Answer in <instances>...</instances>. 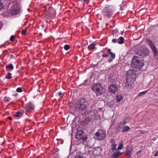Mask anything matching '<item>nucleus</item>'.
Instances as JSON below:
<instances>
[{
    "mask_svg": "<svg viewBox=\"0 0 158 158\" xmlns=\"http://www.w3.org/2000/svg\"><path fill=\"white\" fill-rule=\"evenodd\" d=\"M87 139V137L86 136H82V137L81 138V139L82 141H85L86 139Z\"/></svg>",
    "mask_w": 158,
    "mask_h": 158,
    "instance_id": "30",
    "label": "nucleus"
},
{
    "mask_svg": "<svg viewBox=\"0 0 158 158\" xmlns=\"http://www.w3.org/2000/svg\"><path fill=\"white\" fill-rule=\"evenodd\" d=\"M123 10H122V11L121 12V15L123 16H125L127 14V11H126L125 12L122 11H123Z\"/></svg>",
    "mask_w": 158,
    "mask_h": 158,
    "instance_id": "32",
    "label": "nucleus"
},
{
    "mask_svg": "<svg viewBox=\"0 0 158 158\" xmlns=\"http://www.w3.org/2000/svg\"><path fill=\"white\" fill-rule=\"evenodd\" d=\"M18 95V94L17 93H16V94L15 96H17Z\"/></svg>",
    "mask_w": 158,
    "mask_h": 158,
    "instance_id": "50",
    "label": "nucleus"
},
{
    "mask_svg": "<svg viewBox=\"0 0 158 158\" xmlns=\"http://www.w3.org/2000/svg\"><path fill=\"white\" fill-rule=\"evenodd\" d=\"M8 119H9L10 120H11L12 119V117L10 116H9L8 118Z\"/></svg>",
    "mask_w": 158,
    "mask_h": 158,
    "instance_id": "46",
    "label": "nucleus"
},
{
    "mask_svg": "<svg viewBox=\"0 0 158 158\" xmlns=\"http://www.w3.org/2000/svg\"><path fill=\"white\" fill-rule=\"evenodd\" d=\"M114 25H115L114 24L113 26H112V27H114ZM110 27H112L111 26H110Z\"/></svg>",
    "mask_w": 158,
    "mask_h": 158,
    "instance_id": "51",
    "label": "nucleus"
},
{
    "mask_svg": "<svg viewBox=\"0 0 158 158\" xmlns=\"http://www.w3.org/2000/svg\"><path fill=\"white\" fill-rule=\"evenodd\" d=\"M155 156H158V151L156 152L154 154Z\"/></svg>",
    "mask_w": 158,
    "mask_h": 158,
    "instance_id": "41",
    "label": "nucleus"
},
{
    "mask_svg": "<svg viewBox=\"0 0 158 158\" xmlns=\"http://www.w3.org/2000/svg\"><path fill=\"white\" fill-rule=\"evenodd\" d=\"M127 77L135 79L136 78V74L135 71L133 69H130L127 72Z\"/></svg>",
    "mask_w": 158,
    "mask_h": 158,
    "instance_id": "7",
    "label": "nucleus"
},
{
    "mask_svg": "<svg viewBox=\"0 0 158 158\" xmlns=\"http://www.w3.org/2000/svg\"><path fill=\"white\" fill-rule=\"evenodd\" d=\"M103 14L104 15L107 16L108 17L109 10L108 7H105L103 10Z\"/></svg>",
    "mask_w": 158,
    "mask_h": 158,
    "instance_id": "17",
    "label": "nucleus"
},
{
    "mask_svg": "<svg viewBox=\"0 0 158 158\" xmlns=\"http://www.w3.org/2000/svg\"><path fill=\"white\" fill-rule=\"evenodd\" d=\"M147 42L150 47L154 45L152 41L149 39L147 40Z\"/></svg>",
    "mask_w": 158,
    "mask_h": 158,
    "instance_id": "22",
    "label": "nucleus"
},
{
    "mask_svg": "<svg viewBox=\"0 0 158 158\" xmlns=\"http://www.w3.org/2000/svg\"><path fill=\"white\" fill-rule=\"evenodd\" d=\"M26 111L29 113L31 112L34 109V106L31 103L28 104L26 107Z\"/></svg>",
    "mask_w": 158,
    "mask_h": 158,
    "instance_id": "9",
    "label": "nucleus"
},
{
    "mask_svg": "<svg viewBox=\"0 0 158 158\" xmlns=\"http://www.w3.org/2000/svg\"><path fill=\"white\" fill-rule=\"evenodd\" d=\"M117 102H120L121 100L123 99V97L121 96L117 95Z\"/></svg>",
    "mask_w": 158,
    "mask_h": 158,
    "instance_id": "25",
    "label": "nucleus"
},
{
    "mask_svg": "<svg viewBox=\"0 0 158 158\" xmlns=\"http://www.w3.org/2000/svg\"><path fill=\"white\" fill-rule=\"evenodd\" d=\"M130 130V128L129 127L127 126H125L123 127L122 130V132H126Z\"/></svg>",
    "mask_w": 158,
    "mask_h": 158,
    "instance_id": "20",
    "label": "nucleus"
},
{
    "mask_svg": "<svg viewBox=\"0 0 158 158\" xmlns=\"http://www.w3.org/2000/svg\"><path fill=\"white\" fill-rule=\"evenodd\" d=\"M17 92H22V90L21 88H18L16 89Z\"/></svg>",
    "mask_w": 158,
    "mask_h": 158,
    "instance_id": "33",
    "label": "nucleus"
},
{
    "mask_svg": "<svg viewBox=\"0 0 158 158\" xmlns=\"http://www.w3.org/2000/svg\"><path fill=\"white\" fill-rule=\"evenodd\" d=\"M118 85L115 84H112L109 85V91L111 93L115 94L118 91Z\"/></svg>",
    "mask_w": 158,
    "mask_h": 158,
    "instance_id": "6",
    "label": "nucleus"
},
{
    "mask_svg": "<svg viewBox=\"0 0 158 158\" xmlns=\"http://www.w3.org/2000/svg\"><path fill=\"white\" fill-rule=\"evenodd\" d=\"M127 80L125 83V85L126 87L131 86L134 82V79L132 78L127 77Z\"/></svg>",
    "mask_w": 158,
    "mask_h": 158,
    "instance_id": "8",
    "label": "nucleus"
},
{
    "mask_svg": "<svg viewBox=\"0 0 158 158\" xmlns=\"http://www.w3.org/2000/svg\"><path fill=\"white\" fill-rule=\"evenodd\" d=\"M110 22L112 23H114V21L112 20H111L110 21Z\"/></svg>",
    "mask_w": 158,
    "mask_h": 158,
    "instance_id": "48",
    "label": "nucleus"
},
{
    "mask_svg": "<svg viewBox=\"0 0 158 158\" xmlns=\"http://www.w3.org/2000/svg\"><path fill=\"white\" fill-rule=\"evenodd\" d=\"M15 39V36L14 35H12L10 37V39L11 41H13Z\"/></svg>",
    "mask_w": 158,
    "mask_h": 158,
    "instance_id": "37",
    "label": "nucleus"
},
{
    "mask_svg": "<svg viewBox=\"0 0 158 158\" xmlns=\"http://www.w3.org/2000/svg\"><path fill=\"white\" fill-rule=\"evenodd\" d=\"M92 89V90L96 93L97 96L101 95L103 92H105V90L102 85L98 83L93 84Z\"/></svg>",
    "mask_w": 158,
    "mask_h": 158,
    "instance_id": "1",
    "label": "nucleus"
},
{
    "mask_svg": "<svg viewBox=\"0 0 158 158\" xmlns=\"http://www.w3.org/2000/svg\"><path fill=\"white\" fill-rule=\"evenodd\" d=\"M87 103L85 101L84 98H81L77 103V107L80 110H84L86 108Z\"/></svg>",
    "mask_w": 158,
    "mask_h": 158,
    "instance_id": "3",
    "label": "nucleus"
},
{
    "mask_svg": "<svg viewBox=\"0 0 158 158\" xmlns=\"http://www.w3.org/2000/svg\"><path fill=\"white\" fill-rule=\"evenodd\" d=\"M9 99L10 98L9 97H5L4 98V100L5 102H8L9 101Z\"/></svg>",
    "mask_w": 158,
    "mask_h": 158,
    "instance_id": "35",
    "label": "nucleus"
},
{
    "mask_svg": "<svg viewBox=\"0 0 158 158\" xmlns=\"http://www.w3.org/2000/svg\"><path fill=\"white\" fill-rule=\"evenodd\" d=\"M109 54L110 56L109 57V62L112 61L115 57V54L111 52V50L109 49Z\"/></svg>",
    "mask_w": 158,
    "mask_h": 158,
    "instance_id": "13",
    "label": "nucleus"
},
{
    "mask_svg": "<svg viewBox=\"0 0 158 158\" xmlns=\"http://www.w3.org/2000/svg\"><path fill=\"white\" fill-rule=\"evenodd\" d=\"M84 1L87 4L89 2V0H84Z\"/></svg>",
    "mask_w": 158,
    "mask_h": 158,
    "instance_id": "42",
    "label": "nucleus"
},
{
    "mask_svg": "<svg viewBox=\"0 0 158 158\" xmlns=\"http://www.w3.org/2000/svg\"><path fill=\"white\" fill-rule=\"evenodd\" d=\"M107 56H108V55L107 54L103 55V57H107Z\"/></svg>",
    "mask_w": 158,
    "mask_h": 158,
    "instance_id": "44",
    "label": "nucleus"
},
{
    "mask_svg": "<svg viewBox=\"0 0 158 158\" xmlns=\"http://www.w3.org/2000/svg\"><path fill=\"white\" fill-rule=\"evenodd\" d=\"M142 56H148L149 54V51L148 49L146 47L143 48L142 51Z\"/></svg>",
    "mask_w": 158,
    "mask_h": 158,
    "instance_id": "11",
    "label": "nucleus"
},
{
    "mask_svg": "<svg viewBox=\"0 0 158 158\" xmlns=\"http://www.w3.org/2000/svg\"><path fill=\"white\" fill-rule=\"evenodd\" d=\"M141 152V150H139V151L138 152V153H139L140 152Z\"/></svg>",
    "mask_w": 158,
    "mask_h": 158,
    "instance_id": "49",
    "label": "nucleus"
},
{
    "mask_svg": "<svg viewBox=\"0 0 158 158\" xmlns=\"http://www.w3.org/2000/svg\"><path fill=\"white\" fill-rule=\"evenodd\" d=\"M124 40L122 37H120L118 39V43L119 44H122L123 43Z\"/></svg>",
    "mask_w": 158,
    "mask_h": 158,
    "instance_id": "19",
    "label": "nucleus"
},
{
    "mask_svg": "<svg viewBox=\"0 0 158 158\" xmlns=\"http://www.w3.org/2000/svg\"><path fill=\"white\" fill-rule=\"evenodd\" d=\"M110 8H109V16H111L114 13V10L113 7H110Z\"/></svg>",
    "mask_w": 158,
    "mask_h": 158,
    "instance_id": "21",
    "label": "nucleus"
},
{
    "mask_svg": "<svg viewBox=\"0 0 158 158\" xmlns=\"http://www.w3.org/2000/svg\"><path fill=\"white\" fill-rule=\"evenodd\" d=\"M20 12V9L19 7L16 4L12 8L10 12L12 14L15 15L19 14Z\"/></svg>",
    "mask_w": 158,
    "mask_h": 158,
    "instance_id": "5",
    "label": "nucleus"
},
{
    "mask_svg": "<svg viewBox=\"0 0 158 158\" xmlns=\"http://www.w3.org/2000/svg\"><path fill=\"white\" fill-rule=\"evenodd\" d=\"M152 50L153 52L154 53V54L156 55L158 53V51L156 49V47L155 45L152 46L151 47Z\"/></svg>",
    "mask_w": 158,
    "mask_h": 158,
    "instance_id": "18",
    "label": "nucleus"
},
{
    "mask_svg": "<svg viewBox=\"0 0 158 158\" xmlns=\"http://www.w3.org/2000/svg\"><path fill=\"white\" fill-rule=\"evenodd\" d=\"M117 31H118V30L116 29H115L114 30H112V34L113 35H114V34H115L116 33H117Z\"/></svg>",
    "mask_w": 158,
    "mask_h": 158,
    "instance_id": "34",
    "label": "nucleus"
},
{
    "mask_svg": "<svg viewBox=\"0 0 158 158\" xmlns=\"http://www.w3.org/2000/svg\"><path fill=\"white\" fill-rule=\"evenodd\" d=\"M3 7V4L1 2V0H0V10H1L2 9Z\"/></svg>",
    "mask_w": 158,
    "mask_h": 158,
    "instance_id": "36",
    "label": "nucleus"
},
{
    "mask_svg": "<svg viewBox=\"0 0 158 158\" xmlns=\"http://www.w3.org/2000/svg\"><path fill=\"white\" fill-rule=\"evenodd\" d=\"M82 134L83 132L82 131L78 130L76 135V138L81 140L82 137Z\"/></svg>",
    "mask_w": 158,
    "mask_h": 158,
    "instance_id": "14",
    "label": "nucleus"
},
{
    "mask_svg": "<svg viewBox=\"0 0 158 158\" xmlns=\"http://www.w3.org/2000/svg\"><path fill=\"white\" fill-rule=\"evenodd\" d=\"M142 49L143 48L142 47L136 48V49L135 50V52L136 54L140 56H141V55H142Z\"/></svg>",
    "mask_w": 158,
    "mask_h": 158,
    "instance_id": "12",
    "label": "nucleus"
},
{
    "mask_svg": "<svg viewBox=\"0 0 158 158\" xmlns=\"http://www.w3.org/2000/svg\"><path fill=\"white\" fill-rule=\"evenodd\" d=\"M112 42L114 43H116L117 42V40L116 39H114L112 40Z\"/></svg>",
    "mask_w": 158,
    "mask_h": 158,
    "instance_id": "39",
    "label": "nucleus"
},
{
    "mask_svg": "<svg viewBox=\"0 0 158 158\" xmlns=\"http://www.w3.org/2000/svg\"><path fill=\"white\" fill-rule=\"evenodd\" d=\"M123 126H122V124L121 123V122L120 123H118L117 124L116 129L117 130H119Z\"/></svg>",
    "mask_w": 158,
    "mask_h": 158,
    "instance_id": "26",
    "label": "nucleus"
},
{
    "mask_svg": "<svg viewBox=\"0 0 158 158\" xmlns=\"http://www.w3.org/2000/svg\"><path fill=\"white\" fill-rule=\"evenodd\" d=\"M26 30H22V34L23 35H24L26 34Z\"/></svg>",
    "mask_w": 158,
    "mask_h": 158,
    "instance_id": "38",
    "label": "nucleus"
},
{
    "mask_svg": "<svg viewBox=\"0 0 158 158\" xmlns=\"http://www.w3.org/2000/svg\"><path fill=\"white\" fill-rule=\"evenodd\" d=\"M106 136L105 131L99 129L96 133L94 138L98 140H102Z\"/></svg>",
    "mask_w": 158,
    "mask_h": 158,
    "instance_id": "2",
    "label": "nucleus"
},
{
    "mask_svg": "<svg viewBox=\"0 0 158 158\" xmlns=\"http://www.w3.org/2000/svg\"><path fill=\"white\" fill-rule=\"evenodd\" d=\"M147 92V91H144L143 92H141V93H140L139 94V96H141L142 95H143V94H145Z\"/></svg>",
    "mask_w": 158,
    "mask_h": 158,
    "instance_id": "31",
    "label": "nucleus"
},
{
    "mask_svg": "<svg viewBox=\"0 0 158 158\" xmlns=\"http://www.w3.org/2000/svg\"><path fill=\"white\" fill-rule=\"evenodd\" d=\"M12 74L10 73H8L7 75H6L5 77L6 79H10L11 78Z\"/></svg>",
    "mask_w": 158,
    "mask_h": 158,
    "instance_id": "27",
    "label": "nucleus"
},
{
    "mask_svg": "<svg viewBox=\"0 0 158 158\" xmlns=\"http://www.w3.org/2000/svg\"><path fill=\"white\" fill-rule=\"evenodd\" d=\"M138 57L137 56H134L133 58V59H134L135 58L136 59Z\"/></svg>",
    "mask_w": 158,
    "mask_h": 158,
    "instance_id": "47",
    "label": "nucleus"
},
{
    "mask_svg": "<svg viewBox=\"0 0 158 158\" xmlns=\"http://www.w3.org/2000/svg\"><path fill=\"white\" fill-rule=\"evenodd\" d=\"M139 61L138 60H136V62H135V63H137L138 64V63H139Z\"/></svg>",
    "mask_w": 158,
    "mask_h": 158,
    "instance_id": "43",
    "label": "nucleus"
},
{
    "mask_svg": "<svg viewBox=\"0 0 158 158\" xmlns=\"http://www.w3.org/2000/svg\"><path fill=\"white\" fill-rule=\"evenodd\" d=\"M75 158H84L82 154H80L77 155Z\"/></svg>",
    "mask_w": 158,
    "mask_h": 158,
    "instance_id": "28",
    "label": "nucleus"
},
{
    "mask_svg": "<svg viewBox=\"0 0 158 158\" xmlns=\"http://www.w3.org/2000/svg\"><path fill=\"white\" fill-rule=\"evenodd\" d=\"M62 93H61V92H59V93H58V94H59V96H61V95H62Z\"/></svg>",
    "mask_w": 158,
    "mask_h": 158,
    "instance_id": "45",
    "label": "nucleus"
},
{
    "mask_svg": "<svg viewBox=\"0 0 158 158\" xmlns=\"http://www.w3.org/2000/svg\"><path fill=\"white\" fill-rule=\"evenodd\" d=\"M116 151V152L114 153L111 156V158H117L122 154L120 153L119 151Z\"/></svg>",
    "mask_w": 158,
    "mask_h": 158,
    "instance_id": "15",
    "label": "nucleus"
},
{
    "mask_svg": "<svg viewBox=\"0 0 158 158\" xmlns=\"http://www.w3.org/2000/svg\"><path fill=\"white\" fill-rule=\"evenodd\" d=\"M95 44H91L88 46V48L89 50L94 49L95 48Z\"/></svg>",
    "mask_w": 158,
    "mask_h": 158,
    "instance_id": "24",
    "label": "nucleus"
},
{
    "mask_svg": "<svg viewBox=\"0 0 158 158\" xmlns=\"http://www.w3.org/2000/svg\"><path fill=\"white\" fill-rule=\"evenodd\" d=\"M110 143L111 144V149L112 152L115 151H118V150H121L123 148V143H120L118 148H116V144L115 143L114 140L113 139H111L110 140Z\"/></svg>",
    "mask_w": 158,
    "mask_h": 158,
    "instance_id": "4",
    "label": "nucleus"
},
{
    "mask_svg": "<svg viewBox=\"0 0 158 158\" xmlns=\"http://www.w3.org/2000/svg\"><path fill=\"white\" fill-rule=\"evenodd\" d=\"M131 66H133V63L132 64Z\"/></svg>",
    "mask_w": 158,
    "mask_h": 158,
    "instance_id": "52",
    "label": "nucleus"
},
{
    "mask_svg": "<svg viewBox=\"0 0 158 158\" xmlns=\"http://www.w3.org/2000/svg\"><path fill=\"white\" fill-rule=\"evenodd\" d=\"M121 123H122V126H123L124 125H125L127 123L126 122L124 121V122H121Z\"/></svg>",
    "mask_w": 158,
    "mask_h": 158,
    "instance_id": "40",
    "label": "nucleus"
},
{
    "mask_svg": "<svg viewBox=\"0 0 158 158\" xmlns=\"http://www.w3.org/2000/svg\"><path fill=\"white\" fill-rule=\"evenodd\" d=\"M24 113V111L23 110H21L20 111L17 112L14 115V116L16 117H20L22 116Z\"/></svg>",
    "mask_w": 158,
    "mask_h": 158,
    "instance_id": "16",
    "label": "nucleus"
},
{
    "mask_svg": "<svg viewBox=\"0 0 158 158\" xmlns=\"http://www.w3.org/2000/svg\"><path fill=\"white\" fill-rule=\"evenodd\" d=\"M14 69V67L13 65L11 64H9L6 66V69H10L11 70H13Z\"/></svg>",
    "mask_w": 158,
    "mask_h": 158,
    "instance_id": "23",
    "label": "nucleus"
},
{
    "mask_svg": "<svg viewBox=\"0 0 158 158\" xmlns=\"http://www.w3.org/2000/svg\"><path fill=\"white\" fill-rule=\"evenodd\" d=\"M70 48V46L69 45H66L64 46V48L65 50H67Z\"/></svg>",
    "mask_w": 158,
    "mask_h": 158,
    "instance_id": "29",
    "label": "nucleus"
},
{
    "mask_svg": "<svg viewBox=\"0 0 158 158\" xmlns=\"http://www.w3.org/2000/svg\"><path fill=\"white\" fill-rule=\"evenodd\" d=\"M132 150L133 148L132 146L130 145L127 146L126 153V154L129 156H130L131 155Z\"/></svg>",
    "mask_w": 158,
    "mask_h": 158,
    "instance_id": "10",
    "label": "nucleus"
}]
</instances>
